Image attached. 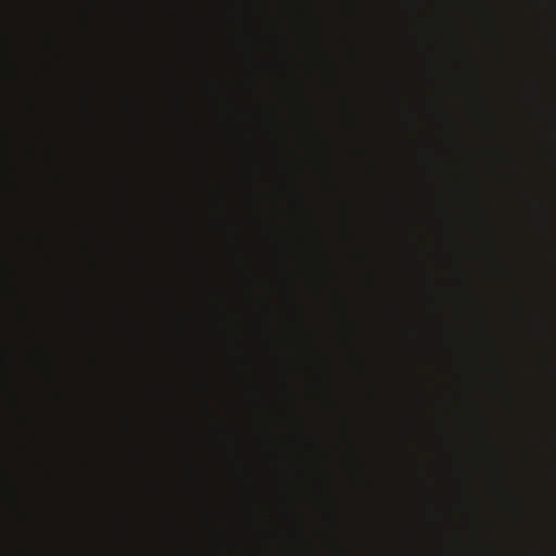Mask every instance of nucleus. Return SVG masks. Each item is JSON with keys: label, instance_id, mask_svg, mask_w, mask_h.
Instances as JSON below:
<instances>
[{"label": "nucleus", "instance_id": "nucleus-1", "mask_svg": "<svg viewBox=\"0 0 556 556\" xmlns=\"http://www.w3.org/2000/svg\"><path fill=\"white\" fill-rule=\"evenodd\" d=\"M23 320L26 327V339H28V356L29 361L36 365L41 366L43 362L42 349L37 346L38 332L35 328V311L33 309L29 300L23 304Z\"/></svg>", "mask_w": 556, "mask_h": 556}, {"label": "nucleus", "instance_id": "nucleus-2", "mask_svg": "<svg viewBox=\"0 0 556 556\" xmlns=\"http://www.w3.org/2000/svg\"><path fill=\"white\" fill-rule=\"evenodd\" d=\"M23 426L25 428L24 453L28 458H33L31 455L35 454L38 445V437L35 431V419L30 413H26L23 417Z\"/></svg>", "mask_w": 556, "mask_h": 556}, {"label": "nucleus", "instance_id": "nucleus-3", "mask_svg": "<svg viewBox=\"0 0 556 556\" xmlns=\"http://www.w3.org/2000/svg\"><path fill=\"white\" fill-rule=\"evenodd\" d=\"M30 77L31 76L28 70L26 71V94H28V97H26L25 110L30 123H33V121H35L38 115V105L35 99H33V84Z\"/></svg>", "mask_w": 556, "mask_h": 556}, {"label": "nucleus", "instance_id": "nucleus-4", "mask_svg": "<svg viewBox=\"0 0 556 556\" xmlns=\"http://www.w3.org/2000/svg\"><path fill=\"white\" fill-rule=\"evenodd\" d=\"M30 504V493H26V509L23 511V521L26 528V535H28V541H33V525L35 523V517L29 509Z\"/></svg>", "mask_w": 556, "mask_h": 556}, {"label": "nucleus", "instance_id": "nucleus-5", "mask_svg": "<svg viewBox=\"0 0 556 556\" xmlns=\"http://www.w3.org/2000/svg\"><path fill=\"white\" fill-rule=\"evenodd\" d=\"M34 223H35V213L33 212L30 188L26 187V225H28V230L30 228H33Z\"/></svg>", "mask_w": 556, "mask_h": 556}, {"label": "nucleus", "instance_id": "nucleus-6", "mask_svg": "<svg viewBox=\"0 0 556 556\" xmlns=\"http://www.w3.org/2000/svg\"><path fill=\"white\" fill-rule=\"evenodd\" d=\"M35 0H26V5H28V29L31 28L33 25V3Z\"/></svg>", "mask_w": 556, "mask_h": 556}, {"label": "nucleus", "instance_id": "nucleus-7", "mask_svg": "<svg viewBox=\"0 0 556 556\" xmlns=\"http://www.w3.org/2000/svg\"><path fill=\"white\" fill-rule=\"evenodd\" d=\"M24 556H36L35 551L33 549L30 543L26 544L23 548Z\"/></svg>", "mask_w": 556, "mask_h": 556}, {"label": "nucleus", "instance_id": "nucleus-8", "mask_svg": "<svg viewBox=\"0 0 556 556\" xmlns=\"http://www.w3.org/2000/svg\"><path fill=\"white\" fill-rule=\"evenodd\" d=\"M35 240H36V247L38 250H42V247H43V240H42V236L39 235V233H35Z\"/></svg>", "mask_w": 556, "mask_h": 556}, {"label": "nucleus", "instance_id": "nucleus-9", "mask_svg": "<svg viewBox=\"0 0 556 556\" xmlns=\"http://www.w3.org/2000/svg\"><path fill=\"white\" fill-rule=\"evenodd\" d=\"M26 152H28V156L30 160H34L36 156V149L33 148V146H28V149H26Z\"/></svg>", "mask_w": 556, "mask_h": 556}, {"label": "nucleus", "instance_id": "nucleus-10", "mask_svg": "<svg viewBox=\"0 0 556 556\" xmlns=\"http://www.w3.org/2000/svg\"><path fill=\"white\" fill-rule=\"evenodd\" d=\"M23 240H24V244H25L26 247H29V244H30V235H29V231H28L27 233H25V235H24Z\"/></svg>", "mask_w": 556, "mask_h": 556}, {"label": "nucleus", "instance_id": "nucleus-11", "mask_svg": "<svg viewBox=\"0 0 556 556\" xmlns=\"http://www.w3.org/2000/svg\"><path fill=\"white\" fill-rule=\"evenodd\" d=\"M31 285L28 282V286H26V295H30L31 294Z\"/></svg>", "mask_w": 556, "mask_h": 556}, {"label": "nucleus", "instance_id": "nucleus-12", "mask_svg": "<svg viewBox=\"0 0 556 556\" xmlns=\"http://www.w3.org/2000/svg\"><path fill=\"white\" fill-rule=\"evenodd\" d=\"M36 136L42 138V131L39 129H36Z\"/></svg>", "mask_w": 556, "mask_h": 556}, {"label": "nucleus", "instance_id": "nucleus-13", "mask_svg": "<svg viewBox=\"0 0 556 556\" xmlns=\"http://www.w3.org/2000/svg\"><path fill=\"white\" fill-rule=\"evenodd\" d=\"M36 465H37V467L41 468V467H42V463H41V460L36 459Z\"/></svg>", "mask_w": 556, "mask_h": 556}, {"label": "nucleus", "instance_id": "nucleus-14", "mask_svg": "<svg viewBox=\"0 0 556 556\" xmlns=\"http://www.w3.org/2000/svg\"><path fill=\"white\" fill-rule=\"evenodd\" d=\"M29 403H30V400H29V399H28V400H26V405H28V406H29Z\"/></svg>", "mask_w": 556, "mask_h": 556}]
</instances>
